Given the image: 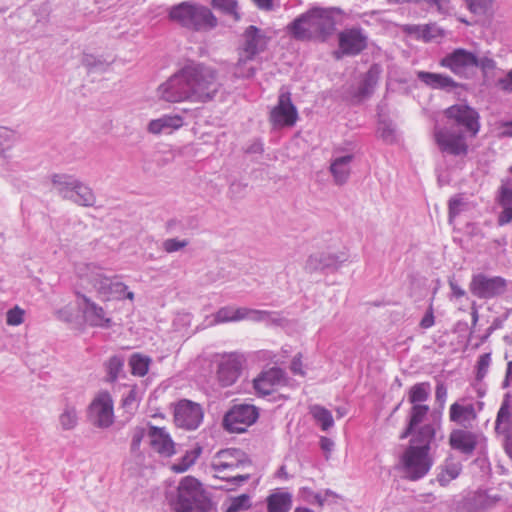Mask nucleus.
<instances>
[{
    "label": "nucleus",
    "mask_w": 512,
    "mask_h": 512,
    "mask_svg": "<svg viewBox=\"0 0 512 512\" xmlns=\"http://www.w3.org/2000/svg\"><path fill=\"white\" fill-rule=\"evenodd\" d=\"M220 87L216 69L192 61L160 84L157 96L168 103H204L212 100Z\"/></svg>",
    "instance_id": "1"
},
{
    "label": "nucleus",
    "mask_w": 512,
    "mask_h": 512,
    "mask_svg": "<svg viewBox=\"0 0 512 512\" xmlns=\"http://www.w3.org/2000/svg\"><path fill=\"white\" fill-rule=\"evenodd\" d=\"M436 431L433 425L421 426L416 432L414 441L421 443V446L410 445L401 457L403 470L409 480L415 481L424 477L433 465L429 455L430 442L435 437Z\"/></svg>",
    "instance_id": "2"
},
{
    "label": "nucleus",
    "mask_w": 512,
    "mask_h": 512,
    "mask_svg": "<svg viewBox=\"0 0 512 512\" xmlns=\"http://www.w3.org/2000/svg\"><path fill=\"white\" fill-rule=\"evenodd\" d=\"M293 38L301 41H325L335 30V20L325 9H312L288 25Z\"/></svg>",
    "instance_id": "3"
},
{
    "label": "nucleus",
    "mask_w": 512,
    "mask_h": 512,
    "mask_svg": "<svg viewBox=\"0 0 512 512\" xmlns=\"http://www.w3.org/2000/svg\"><path fill=\"white\" fill-rule=\"evenodd\" d=\"M168 17L181 27L195 32L209 31L218 24L217 17L208 7L189 1L172 6Z\"/></svg>",
    "instance_id": "4"
},
{
    "label": "nucleus",
    "mask_w": 512,
    "mask_h": 512,
    "mask_svg": "<svg viewBox=\"0 0 512 512\" xmlns=\"http://www.w3.org/2000/svg\"><path fill=\"white\" fill-rule=\"evenodd\" d=\"M212 468L216 478L240 484L250 478L252 464L244 452L229 448L214 456Z\"/></svg>",
    "instance_id": "5"
},
{
    "label": "nucleus",
    "mask_w": 512,
    "mask_h": 512,
    "mask_svg": "<svg viewBox=\"0 0 512 512\" xmlns=\"http://www.w3.org/2000/svg\"><path fill=\"white\" fill-rule=\"evenodd\" d=\"M269 37H267L259 28L256 26H249L243 33V43L238 49V60L235 64V74L239 77H250L254 74L252 68L246 72L241 71L243 65L253 60L256 55L264 51L267 47Z\"/></svg>",
    "instance_id": "6"
},
{
    "label": "nucleus",
    "mask_w": 512,
    "mask_h": 512,
    "mask_svg": "<svg viewBox=\"0 0 512 512\" xmlns=\"http://www.w3.org/2000/svg\"><path fill=\"white\" fill-rule=\"evenodd\" d=\"M206 500L201 482L193 476L183 477L177 488V496L171 506L174 512H192L203 508Z\"/></svg>",
    "instance_id": "7"
},
{
    "label": "nucleus",
    "mask_w": 512,
    "mask_h": 512,
    "mask_svg": "<svg viewBox=\"0 0 512 512\" xmlns=\"http://www.w3.org/2000/svg\"><path fill=\"white\" fill-rule=\"evenodd\" d=\"M468 138L470 137L467 133L455 131L439 124H436L433 129L434 142L444 155L466 157L470 151Z\"/></svg>",
    "instance_id": "8"
},
{
    "label": "nucleus",
    "mask_w": 512,
    "mask_h": 512,
    "mask_svg": "<svg viewBox=\"0 0 512 512\" xmlns=\"http://www.w3.org/2000/svg\"><path fill=\"white\" fill-rule=\"evenodd\" d=\"M446 119L458 126H462L464 133L470 138H475L481 129L480 115L478 111L467 104H455L443 111Z\"/></svg>",
    "instance_id": "9"
},
{
    "label": "nucleus",
    "mask_w": 512,
    "mask_h": 512,
    "mask_svg": "<svg viewBox=\"0 0 512 512\" xmlns=\"http://www.w3.org/2000/svg\"><path fill=\"white\" fill-rule=\"evenodd\" d=\"M258 416V409L254 405H235L225 415L224 426L229 432L242 433L256 422Z\"/></svg>",
    "instance_id": "10"
},
{
    "label": "nucleus",
    "mask_w": 512,
    "mask_h": 512,
    "mask_svg": "<svg viewBox=\"0 0 512 512\" xmlns=\"http://www.w3.org/2000/svg\"><path fill=\"white\" fill-rule=\"evenodd\" d=\"M173 416L178 427L194 430L203 420V410L198 403L182 399L174 404Z\"/></svg>",
    "instance_id": "11"
},
{
    "label": "nucleus",
    "mask_w": 512,
    "mask_h": 512,
    "mask_svg": "<svg viewBox=\"0 0 512 512\" xmlns=\"http://www.w3.org/2000/svg\"><path fill=\"white\" fill-rule=\"evenodd\" d=\"M367 36L360 28H346L338 34L339 50L334 53L336 59L342 56H355L367 47Z\"/></svg>",
    "instance_id": "12"
},
{
    "label": "nucleus",
    "mask_w": 512,
    "mask_h": 512,
    "mask_svg": "<svg viewBox=\"0 0 512 512\" xmlns=\"http://www.w3.org/2000/svg\"><path fill=\"white\" fill-rule=\"evenodd\" d=\"M476 64V54L464 48L454 49L440 60V66L459 77L467 78Z\"/></svg>",
    "instance_id": "13"
},
{
    "label": "nucleus",
    "mask_w": 512,
    "mask_h": 512,
    "mask_svg": "<svg viewBox=\"0 0 512 512\" xmlns=\"http://www.w3.org/2000/svg\"><path fill=\"white\" fill-rule=\"evenodd\" d=\"M89 417L99 427H109L114 420L113 400L111 395L99 392L89 406Z\"/></svg>",
    "instance_id": "14"
},
{
    "label": "nucleus",
    "mask_w": 512,
    "mask_h": 512,
    "mask_svg": "<svg viewBox=\"0 0 512 512\" xmlns=\"http://www.w3.org/2000/svg\"><path fill=\"white\" fill-rule=\"evenodd\" d=\"M298 119L296 107L289 92H281L278 103L270 112V122L276 127H291Z\"/></svg>",
    "instance_id": "15"
},
{
    "label": "nucleus",
    "mask_w": 512,
    "mask_h": 512,
    "mask_svg": "<svg viewBox=\"0 0 512 512\" xmlns=\"http://www.w3.org/2000/svg\"><path fill=\"white\" fill-rule=\"evenodd\" d=\"M506 280L502 277H487L483 274L473 276L470 291L478 298H491L504 292Z\"/></svg>",
    "instance_id": "16"
},
{
    "label": "nucleus",
    "mask_w": 512,
    "mask_h": 512,
    "mask_svg": "<svg viewBox=\"0 0 512 512\" xmlns=\"http://www.w3.org/2000/svg\"><path fill=\"white\" fill-rule=\"evenodd\" d=\"M148 436L152 450L160 456L170 458L176 454V443L165 428L151 426Z\"/></svg>",
    "instance_id": "17"
},
{
    "label": "nucleus",
    "mask_w": 512,
    "mask_h": 512,
    "mask_svg": "<svg viewBox=\"0 0 512 512\" xmlns=\"http://www.w3.org/2000/svg\"><path fill=\"white\" fill-rule=\"evenodd\" d=\"M243 358L237 354L224 355L218 368V379L223 386H230L240 376Z\"/></svg>",
    "instance_id": "18"
},
{
    "label": "nucleus",
    "mask_w": 512,
    "mask_h": 512,
    "mask_svg": "<svg viewBox=\"0 0 512 512\" xmlns=\"http://www.w3.org/2000/svg\"><path fill=\"white\" fill-rule=\"evenodd\" d=\"M284 375L281 369L271 368L262 372L253 380V387L259 396H266L276 391L284 383Z\"/></svg>",
    "instance_id": "19"
},
{
    "label": "nucleus",
    "mask_w": 512,
    "mask_h": 512,
    "mask_svg": "<svg viewBox=\"0 0 512 512\" xmlns=\"http://www.w3.org/2000/svg\"><path fill=\"white\" fill-rule=\"evenodd\" d=\"M98 298L103 302L121 299L127 290V286L121 282H115L105 276H98L93 281Z\"/></svg>",
    "instance_id": "20"
},
{
    "label": "nucleus",
    "mask_w": 512,
    "mask_h": 512,
    "mask_svg": "<svg viewBox=\"0 0 512 512\" xmlns=\"http://www.w3.org/2000/svg\"><path fill=\"white\" fill-rule=\"evenodd\" d=\"M449 445L463 454H472L477 446V435L466 429H453L449 434Z\"/></svg>",
    "instance_id": "21"
},
{
    "label": "nucleus",
    "mask_w": 512,
    "mask_h": 512,
    "mask_svg": "<svg viewBox=\"0 0 512 512\" xmlns=\"http://www.w3.org/2000/svg\"><path fill=\"white\" fill-rule=\"evenodd\" d=\"M477 419V412L472 403L454 402L449 408V420L465 428L471 427Z\"/></svg>",
    "instance_id": "22"
},
{
    "label": "nucleus",
    "mask_w": 512,
    "mask_h": 512,
    "mask_svg": "<svg viewBox=\"0 0 512 512\" xmlns=\"http://www.w3.org/2000/svg\"><path fill=\"white\" fill-rule=\"evenodd\" d=\"M82 299L85 307L83 308V314L86 321L95 327H110L112 324V320L110 317H107L104 309L93 302L90 298L85 295H79Z\"/></svg>",
    "instance_id": "23"
},
{
    "label": "nucleus",
    "mask_w": 512,
    "mask_h": 512,
    "mask_svg": "<svg viewBox=\"0 0 512 512\" xmlns=\"http://www.w3.org/2000/svg\"><path fill=\"white\" fill-rule=\"evenodd\" d=\"M184 125V119L179 114L163 115L160 118L149 122L147 130L149 133L159 135L161 133L171 134Z\"/></svg>",
    "instance_id": "24"
},
{
    "label": "nucleus",
    "mask_w": 512,
    "mask_h": 512,
    "mask_svg": "<svg viewBox=\"0 0 512 512\" xmlns=\"http://www.w3.org/2000/svg\"><path fill=\"white\" fill-rule=\"evenodd\" d=\"M429 411V405H412L409 411L407 427L400 434L399 438L403 440L410 436L416 430V428L424 422Z\"/></svg>",
    "instance_id": "25"
},
{
    "label": "nucleus",
    "mask_w": 512,
    "mask_h": 512,
    "mask_svg": "<svg viewBox=\"0 0 512 512\" xmlns=\"http://www.w3.org/2000/svg\"><path fill=\"white\" fill-rule=\"evenodd\" d=\"M257 313V311L250 310L247 308H237V307H223L219 309L214 315V322L225 323V322H235L246 319L250 316V314Z\"/></svg>",
    "instance_id": "26"
},
{
    "label": "nucleus",
    "mask_w": 512,
    "mask_h": 512,
    "mask_svg": "<svg viewBox=\"0 0 512 512\" xmlns=\"http://www.w3.org/2000/svg\"><path fill=\"white\" fill-rule=\"evenodd\" d=\"M201 454V445L198 443L194 444L190 449L186 450L178 462L170 466V470L177 474L186 472L196 463Z\"/></svg>",
    "instance_id": "27"
},
{
    "label": "nucleus",
    "mask_w": 512,
    "mask_h": 512,
    "mask_svg": "<svg viewBox=\"0 0 512 512\" xmlns=\"http://www.w3.org/2000/svg\"><path fill=\"white\" fill-rule=\"evenodd\" d=\"M417 76L423 83L434 89L455 88L457 86V83L450 76L444 74L420 71Z\"/></svg>",
    "instance_id": "28"
},
{
    "label": "nucleus",
    "mask_w": 512,
    "mask_h": 512,
    "mask_svg": "<svg viewBox=\"0 0 512 512\" xmlns=\"http://www.w3.org/2000/svg\"><path fill=\"white\" fill-rule=\"evenodd\" d=\"M461 470L462 465L460 462L446 459L437 475V481L441 486H446L460 475Z\"/></svg>",
    "instance_id": "29"
},
{
    "label": "nucleus",
    "mask_w": 512,
    "mask_h": 512,
    "mask_svg": "<svg viewBox=\"0 0 512 512\" xmlns=\"http://www.w3.org/2000/svg\"><path fill=\"white\" fill-rule=\"evenodd\" d=\"M431 393V385L429 382H420L412 385L407 393L408 401L412 405H425Z\"/></svg>",
    "instance_id": "30"
},
{
    "label": "nucleus",
    "mask_w": 512,
    "mask_h": 512,
    "mask_svg": "<svg viewBox=\"0 0 512 512\" xmlns=\"http://www.w3.org/2000/svg\"><path fill=\"white\" fill-rule=\"evenodd\" d=\"M352 158L353 157L351 155H346L339 157L332 162L330 170L337 183L342 184L348 179L350 174L349 165L352 161Z\"/></svg>",
    "instance_id": "31"
},
{
    "label": "nucleus",
    "mask_w": 512,
    "mask_h": 512,
    "mask_svg": "<svg viewBox=\"0 0 512 512\" xmlns=\"http://www.w3.org/2000/svg\"><path fill=\"white\" fill-rule=\"evenodd\" d=\"M268 512H288L291 508V495L277 492L267 498Z\"/></svg>",
    "instance_id": "32"
},
{
    "label": "nucleus",
    "mask_w": 512,
    "mask_h": 512,
    "mask_svg": "<svg viewBox=\"0 0 512 512\" xmlns=\"http://www.w3.org/2000/svg\"><path fill=\"white\" fill-rule=\"evenodd\" d=\"M314 420L320 424L322 430L326 431L334 424L331 412L320 405H313L309 408Z\"/></svg>",
    "instance_id": "33"
},
{
    "label": "nucleus",
    "mask_w": 512,
    "mask_h": 512,
    "mask_svg": "<svg viewBox=\"0 0 512 512\" xmlns=\"http://www.w3.org/2000/svg\"><path fill=\"white\" fill-rule=\"evenodd\" d=\"M131 373L138 377H143L148 373L150 358L135 353L129 359Z\"/></svg>",
    "instance_id": "34"
},
{
    "label": "nucleus",
    "mask_w": 512,
    "mask_h": 512,
    "mask_svg": "<svg viewBox=\"0 0 512 512\" xmlns=\"http://www.w3.org/2000/svg\"><path fill=\"white\" fill-rule=\"evenodd\" d=\"M74 192L69 196L71 199H73L76 203L83 206H89L92 205L94 202V196L90 188L81 185L76 184L74 187Z\"/></svg>",
    "instance_id": "35"
},
{
    "label": "nucleus",
    "mask_w": 512,
    "mask_h": 512,
    "mask_svg": "<svg viewBox=\"0 0 512 512\" xmlns=\"http://www.w3.org/2000/svg\"><path fill=\"white\" fill-rule=\"evenodd\" d=\"M510 417H511V412H510L509 400L505 399L502 402L501 407L497 413V418H496V422H495V431L497 433L506 432L507 425L509 424V421H510Z\"/></svg>",
    "instance_id": "36"
},
{
    "label": "nucleus",
    "mask_w": 512,
    "mask_h": 512,
    "mask_svg": "<svg viewBox=\"0 0 512 512\" xmlns=\"http://www.w3.org/2000/svg\"><path fill=\"white\" fill-rule=\"evenodd\" d=\"M211 6L216 10L231 15L235 20L240 19L237 0H211Z\"/></svg>",
    "instance_id": "37"
},
{
    "label": "nucleus",
    "mask_w": 512,
    "mask_h": 512,
    "mask_svg": "<svg viewBox=\"0 0 512 512\" xmlns=\"http://www.w3.org/2000/svg\"><path fill=\"white\" fill-rule=\"evenodd\" d=\"M469 10L475 14H486L492 10L494 0H465Z\"/></svg>",
    "instance_id": "38"
},
{
    "label": "nucleus",
    "mask_w": 512,
    "mask_h": 512,
    "mask_svg": "<svg viewBox=\"0 0 512 512\" xmlns=\"http://www.w3.org/2000/svg\"><path fill=\"white\" fill-rule=\"evenodd\" d=\"M491 364V354L485 353L479 356L476 364V379L481 381L487 375Z\"/></svg>",
    "instance_id": "39"
},
{
    "label": "nucleus",
    "mask_w": 512,
    "mask_h": 512,
    "mask_svg": "<svg viewBox=\"0 0 512 512\" xmlns=\"http://www.w3.org/2000/svg\"><path fill=\"white\" fill-rule=\"evenodd\" d=\"M250 507V497L246 494L239 495L231 499L226 512H239Z\"/></svg>",
    "instance_id": "40"
},
{
    "label": "nucleus",
    "mask_w": 512,
    "mask_h": 512,
    "mask_svg": "<svg viewBox=\"0 0 512 512\" xmlns=\"http://www.w3.org/2000/svg\"><path fill=\"white\" fill-rule=\"evenodd\" d=\"M123 368V361L119 357H112L107 363V372L110 381H115Z\"/></svg>",
    "instance_id": "41"
},
{
    "label": "nucleus",
    "mask_w": 512,
    "mask_h": 512,
    "mask_svg": "<svg viewBox=\"0 0 512 512\" xmlns=\"http://www.w3.org/2000/svg\"><path fill=\"white\" fill-rule=\"evenodd\" d=\"M24 310L16 306L10 309L6 315V323L10 326H18L23 323Z\"/></svg>",
    "instance_id": "42"
},
{
    "label": "nucleus",
    "mask_w": 512,
    "mask_h": 512,
    "mask_svg": "<svg viewBox=\"0 0 512 512\" xmlns=\"http://www.w3.org/2000/svg\"><path fill=\"white\" fill-rule=\"evenodd\" d=\"M60 423L64 429H72L77 423L76 412L73 409H68L60 416Z\"/></svg>",
    "instance_id": "43"
},
{
    "label": "nucleus",
    "mask_w": 512,
    "mask_h": 512,
    "mask_svg": "<svg viewBox=\"0 0 512 512\" xmlns=\"http://www.w3.org/2000/svg\"><path fill=\"white\" fill-rule=\"evenodd\" d=\"M464 204H465V202H464L463 198L460 196L452 197L449 200L448 213H449L450 220L455 218L461 212V209L464 206Z\"/></svg>",
    "instance_id": "44"
},
{
    "label": "nucleus",
    "mask_w": 512,
    "mask_h": 512,
    "mask_svg": "<svg viewBox=\"0 0 512 512\" xmlns=\"http://www.w3.org/2000/svg\"><path fill=\"white\" fill-rule=\"evenodd\" d=\"M474 68H479L483 72V74L488 73L496 68V62L489 57H478L476 55V64H474Z\"/></svg>",
    "instance_id": "45"
},
{
    "label": "nucleus",
    "mask_w": 512,
    "mask_h": 512,
    "mask_svg": "<svg viewBox=\"0 0 512 512\" xmlns=\"http://www.w3.org/2000/svg\"><path fill=\"white\" fill-rule=\"evenodd\" d=\"M498 203L501 207L512 206V188L501 186L499 190Z\"/></svg>",
    "instance_id": "46"
},
{
    "label": "nucleus",
    "mask_w": 512,
    "mask_h": 512,
    "mask_svg": "<svg viewBox=\"0 0 512 512\" xmlns=\"http://www.w3.org/2000/svg\"><path fill=\"white\" fill-rule=\"evenodd\" d=\"M186 245H187V241H185V240L179 241L177 239H167L163 243V247H164L165 251L168 253L178 251L181 248L185 247Z\"/></svg>",
    "instance_id": "47"
},
{
    "label": "nucleus",
    "mask_w": 512,
    "mask_h": 512,
    "mask_svg": "<svg viewBox=\"0 0 512 512\" xmlns=\"http://www.w3.org/2000/svg\"><path fill=\"white\" fill-rule=\"evenodd\" d=\"M502 208L503 210L501 211L497 219L499 226H504L512 221V206Z\"/></svg>",
    "instance_id": "48"
},
{
    "label": "nucleus",
    "mask_w": 512,
    "mask_h": 512,
    "mask_svg": "<svg viewBox=\"0 0 512 512\" xmlns=\"http://www.w3.org/2000/svg\"><path fill=\"white\" fill-rule=\"evenodd\" d=\"M291 370L295 374L304 375L302 357L300 354L293 358L291 363Z\"/></svg>",
    "instance_id": "49"
},
{
    "label": "nucleus",
    "mask_w": 512,
    "mask_h": 512,
    "mask_svg": "<svg viewBox=\"0 0 512 512\" xmlns=\"http://www.w3.org/2000/svg\"><path fill=\"white\" fill-rule=\"evenodd\" d=\"M434 325V315L432 308L429 309V311L425 314V316L422 318L420 322V326L424 329L430 328Z\"/></svg>",
    "instance_id": "50"
},
{
    "label": "nucleus",
    "mask_w": 512,
    "mask_h": 512,
    "mask_svg": "<svg viewBox=\"0 0 512 512\" xmlns=\"http://www.w3.org/2000/svg\"><path fill=\"white\" fill-rule=\"evenodd\" d=\"M258 9L271 11L274 8V0H252Z\"/></svg>",
    "instance_id": "51"
},
{
    "label": "nucleus",
    "mask_w": 512,
    "mask_h": 512,
    "mask_svg": "<svg viewBox=\"0 0 512 512\" xmlns=\"http://www.w3.org/2000/svg\"><path fill=\"white\" fill-rule=\"evenodd\" d=\"M435 396L436 400L439 401L441 404L445 403L447 397V390L443 384L437 385Z\"/></svg>",
    "instance_id": "52"
},
{
    "label": "nucleus",
    "mask_w": 512,
    "mask_h": 512,
    "mask_svg": "<svg viewBox=\"0 0 512 512\" xmlns=\"http://www.w3.org/2000/svg\"><path fill=\"white\" fill-rule=\"evenodd\" d=\"M143 437H144L143 429H138L134 432L133 437H132V443H131L133 449H137L140 446Z\"/></svg>",
    "instance_id": "53"
},
{
    "label": "nucleus",
    "mask_w": 512,
    "mask_h": 512,
    "mask_svg": "<svg viewBox=\"0 0 512 512\" xmlns=\"http://www.w3.org/2000/svg\"><path fill=\"white\" fill-rule=\"evenodd\" d=\"M499 84L503 90L512 92V69L508 72L505 79L499 81Z\"/></svg>",
    "instance_id": "54"
},
{
    "label": "nucleus",
    "mask_w": 512,
    "mask_h": 512,
    "mask_svg": "<svg viewBox=\"0 0 512 512\" xmlns=\"http://www.w3.org/2000/svg\"><path fill=\"white\" fill-rule=\"evenodd\" d=\"M422 26H416V25H405L403 26V31L408 34H415L419 37L420 30Z\"/></svg>",
    "instance_id": "55"
},
{
    "label": "nucleus",
    "mask_w": 512,
    "mask_h": 512,
    "mask_svg": "<svg viewBox=\"0 0 512 512\" xmlns=\"http://www.w3.org/2000/svg\"><path fill=\"white\" fill-rule=\"evenodd\" d=\"M135 401H136V391H135L134 388H132V389L129 390L128 395L125 397V399L123 401V404L125 406L131 405Z\"/></svg>",
    "instance_id": "56"
},
{
    "label": "nucleus",
    "mask_w": 512,
    "mask_h": 512,
    "mask_svg": "<svg viewBox=\"0 0 512 512\" xmlns=\"http://www.w3.org/2000/svg\"><path fill=\"white\" fill-rule=\"evenodd\" d=\"M504 448L508 456L512 459V434L507 435L504 443Z\"/></svg>",
    "instance_id": "57"
},
{
    "label": "nucleus",
    "mask_w": 512,
    "mask_h": 512,
    "mask_svg": "<svg viewBox=\"0 0 512 512\" xmlns=\"http://www.w3.org/2000/svg\"><path fill=\"white\" fill-rule=\"evenodd\" d=\"M333 443L330 439L326 437L321 438V448L325 451H330Z\"/></svg>",
    "instance_id": "58"
},
{
    "label": "nucleus",
    "mask_w": 512,
    "mask_h": 512,
    "mask_svg": "<svg viewBox=\"0 0 512 512\" xmlns=\"http://www.w3.org/2000/svg\"><path fill=\"white\" fill-rule=\"evenodd\" d=\"M429 30H430V27L428 25L422 26L421 30H420L419 37H422L425 41H428L430 39V37L428 35Z\"/></svg>",
    "instance_id": "59"
},
{
    "label": "nucleus",
    "mask_w": 512,
    "mask_h": 512,
    "mask_svg": "<svg viewBox=\"0 0 512 512\" xmlns=\"http://www.w3.org/2000/svg\"><path fill=\"white\" fill-rule=\"evenodd\" d=\"M506 377L512 381V361L508 362L507 364Z\"/></svg>",
    "instance_id": "60"
},
{
    "label": "nucleus",
    "mask_w": 512,
    "mask_h": 512,
    "mask_svg": "<svg viewBox=\"0 0 512 512\" xmlns=\"http://www.w3.org/2000/svg\"><path fill=\"white\" fill-rule=\"evenodd\" d=\"M452 289H453V292L454 294L457 296V297H462L465 293L462 289L460 288H457L456 286L452 285Z\"/></svg>",
    "instance_id": "61"
},
{
    "label": "nucleus",
    "mask_w": 512,
    "mask_h": 512,
    "mask_svg": "<svg viewBox=\"0 0 512 512\" xmlns=\"http://www.w3.org/2000/svg\"><path fill=\"white\" fill-rule=\"evenodd\" d=\"M422 0H395L396 3L398 4H403V3H415V4H419Z\"/></svg>",
    "instance_id": "62"
},
{
    "label": "nucleus",
    "mask_w": 512,
    "mask_h": 512,
    "mask_svg": "<svg viewBox=\"0 0 512 512\" xmlns=\"http://www.w3.org/2000/svg\"><path fill=\"white\" fill-rule=\"evenodd\" d=\"M9 133V131L5 128L0 129V136H6Z\"/></svg>",
    "instance_id": "63"
},
{
    "label": "nucleus",
    "mask_w": 512,
    "mask_h": 512,
    "mask_svg": "<svg viewBox=\"0 0 512 512\" xmlns=\"http://www.w3.org/2000/svg\"><path fill=\"white\" fill-rule=\"evenodd\" d=\"M295 512H313V511H311V510H309V509H307V508H297V509L295 510Z\"/></svg>",
    "instance_id": "64"
}]
</instances>
